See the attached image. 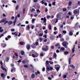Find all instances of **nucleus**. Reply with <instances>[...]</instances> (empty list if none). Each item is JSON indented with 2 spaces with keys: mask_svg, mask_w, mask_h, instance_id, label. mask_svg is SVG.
<instances>
[{
  "mask_svg": "<svg viewBox=\"0 0 80 80\" xmlns=\"http://www.w3.org/2000/svg\"><path fill=\"white\" fill-rule=\"evenodd\" d=\"M49 63V62L47 61H46V70L49 71L50 70H52L53 69V68L51 67L50 68L49 67V65L48 64Z\"/></svg>",
  "mask_w": 80,
  "mask_h": 80,
  "instance_id": "f257e3e1",
  "label": "nucleus"
},
{
  "mask_svg": "<svg viewBox=\"0 0 80 80\" xmlns=\"http://www.w3.org/2000/svg\"><path fill=\"white\" fill-rule=\"evenodd\" d=\"M48 49V47L46 45H44L42 48V50L44 52H47Z\"/></svg>",
  "mask_w": 80,
  "mask_h": 80,
  "instance_id": "f03ea898",
  "label": "nucleus"
},
{
  "mask_svg": "<svg viewBox=\"0 0 80 80\" xmlns=\"http://www.w3.org/2000/svg\"><path fill=\"white\" fill-rule=\"evenodd\" d=\"M68 44V43L67 42V41H64L62 42V45L64 46L65 48H68L67 46Z\"/></svg>",
  "mask_w": 80,
  "mask_h": 80,
  "instance_id": "7ed1b4c3",
  "label": "nucleus"
},
{
  "mask_svg": "<svg viewBox=\"0 0 80 80\" xmlns=\"http://www.w3.org/2000/svg\"><path fill=\"white\" fill-rule=\"evenodd\" d=\"M41 20H43V23H45L44 25H47V23L46 22H47V19H46V17H44L43 18H42L41 19Z\"/></svg>",
  "mask_w": 80,
  "mask_h": 80,
  "instance_id": "20e7f679",
  "label": "nucleus"
},
{
  "mask_svg": "<svg viewBox=\"0 0 80 80\" xmlns=\"http://www.w3.org/2000/svg\"><path fill=\"white\" fill-rule=\"evenodd\" d=\"M0 64L1 65H2V66L1 67L3 71L6 72L7 70L5 68L3 67V62H2V61H0Z\"/></svg>",
  "mask_w": 80,
  "mask_h": 80,
  "instance_id": "39448f33",
  "label": "nucleus"
},
{
  "mask_svg": "<svg viewBox=\"0 0 80 80\" xmlns=\"http://www.w3.org/2000/svg\"><path fill=\"white\" fill-rule=\"evenodd\" d=\"M59 67H60V66L58 65H55V69H56V70H57L58 71H59L60 69V68Z\"/></svg>",
  "mask_w": 80,
  "mask_h": 80,
  "instance_id": "423d86ee",
  "label": "nucleus"
},
{
  "mask_svg": "<svg viewBox=\"0 0 80 80\" xmlns=\"http://www.w3.org/2000/svg\"><path fill=\"white\" fill-rule=\"evenodd\" d=\"M56 18L59 19L61 18V15H60V13H58L57 15H56Z\"/></svg>",
  "mask_w": 80,
  "mask_h": 80,
  "instance_id": "0eeeda50",
  "label": "nucleus"
},
{
  "mask_svg": "<svg viewBox=\"0 0 80 80\" xmlns=\"http://www.w3.org/2000/svg\"><path fill=\"white\" fill-rule=\"evenodd\" d=\"M1 46L3 48H5V47L7 46V45L6 43H3L1 44Z\"/></svg>",
  "mask_w": 80,
  "mask_h": 80,
  "instance_id": "6e6552de",
  "label": "nucleus"
},
{
  "mask_svg": "<svg viewBox=\"0 0 80 80\" xmlns=\"http://www.w3.org/2000/svg\"><path fill=\"white\" fill-rule=\"evenodd\" d=\"M26 29L27 30H30V25H28L26 27Z\"/></svg>",
  "mask_w": 80,
  "mask_h": 80,
  "instance_id": "1a4fd4ad",
  "label": "nucleus"
},
{
  "mask_svg": "<svg viewBox=\"0 0 80 80\" xmlns=\"http://www.w3.org/2000/svg\"><path fill=\"white\" fill-rule=\"evenodd\" d=\"M26 48L28 50H29L30 48V44H27L26 46Z\"/></svg>",
  "mask_w": 80,
  "mask_h": 80,
  "instance_id": "9d476101",
  "label": "nucleus"
},
{
  "mask_svg": "<svg viewBox=\"0 0 80 80\" xmlns=\"http://www.w3.org/2000/svg\"><path fill=\"white\" fill-rule=\"evenodd\" d=\"M31 46L32 48H36V46H35V43H33L32 44Z\"/></svg>",
  "mask_w": 80,
  "mask_h": 80,
  "instance_id": "9b49d317",
  "label": "nucleus"
},
{
  "mask_svg": "<svg viewBox=\"0 0 80 80\" xmlns=\"http://www.w3.org/2000/svg\"><path fill=\"white\" fill-rule=\"evenodd\" d=\"M19 44L22 46L24 45L25 44V42H19Z\"/></svg>",
  "mask_w": 80,
  "mask_h": 80,
  "instance_id": "f8f14e48",
  "label": "nucleus"
},
{
  "mask_svg": "<svg viewBox=\"0 0 80 80\" xmlns=\"http://www.w3.org/2000/svg\"><path fill=\"white\" fill-rule=\"evenodd\" d=\"M1 76L2 78L3 77V79H4L5 78V75L3 74V73H2L1 74Z\"/></svg>",
  "mask_w": 80,
  "mask_h": 80,
  "instance_id": "ddd939ff",
  "label": "nucleus"
},
{
  "mask_svg": "<svg viewBox=\"0 0 80 80\" xmlns=\"http://www.w3.org/2000/svg\"><path fill=\"white\" fill-rule=\"evenodd\" d=\"M48 28L49 29V30H50L52 29V26L50 24H49L48 26Z\"/></svg>",
  "mask_w": 80,
  "mask_h": 80,
  "instance_id": "4468645a",
  "label": "nucleus"
},
{
  "mask_svg": "<svg viewBox=\"0 0 80 80\" xmlns=\"http://www.w3.org/2000/svg\"><path fill=\"white\" fill-rule=\"evenodd\" d=\"M78 13V12L77 11V9H75L74 11V13L75 14H77V13Z\"/></svg>",
  "mask_w": 80,
  "mask_h": 80,
  "instance_id": "2eb2a0df",
  "label": "nucleus"
},
{
  "mask_svg": "<svg viewBox=\"0 0 80 80\" xmlns=\"http://www.w3.org/2000/svg\"><path fill=\"white\" fill-rule=\"evenodd\" d=\"M6 20L5 19H3L1 21H0V23L4 22Z\"/></svg>",
  "mask_w": 80,
  "mask_h": 80,
  "instance_id": "dca6fc26",
  "label": "nucleus"
},
{
  "mask_svg": "<svg viewBox=\"0 0 80 80\" xmlns=\"http://www.w3.org/2000/svg\"><path fill=\"white\" fill-rule=\"evenodd\" d=\"M31 77L32 78H34L35 77V75L34 74H32Z\"/></svg>",
  "mask_w": 80,
  "mask_h": 80,
  "instance_id": "f3484780",
  "label": "nucleus"
},
{
  "mask_svg": "<svg viewBox=\"0 0 80 80\" xmlns=\"http://www.w3.org/2000/svg\"><path fill=\"white\" fill-rule=\"evenodd\" d=\"M69 33L70 36L73 35V32L72 31H70Z\"/></svg>",
  "mask_w": 80,
  "mask_h": 80,
  "instance_id": "a211bd4d",
  "label": "nucleus"
},
{
  "mask_svg": "<svg viewBox=\"0 0 80 80\" xmlns=\"http://www.w3.org/2000/svg\"><path fill=\"white\" fill-rule=\"evenodd\" d=\"M13 22L12 21H9L8 22V25H10L12 24Z\"/></svg>",
  "mask_w": 80,
  "mask_h": 80,
  "instance_id": "6ab92c4d",
  "label": "nucleus"
},
{
  "mask_svg": "<svg viewBox=\"0 0 80 80\" xmlns=\"http://www.w3.org/2000/svg\"><path fill=\"white\" fill-rule=\"evenodd\" d=\"M35 74L36 76H37L38 74H40V72L39 71H38L37 72H35Z\"/></svg>",
  "mask_w": 80,
  "mask_h": 80,
  "instance_id": "aec40b11",
  "label": "nucleus"
},
{
  "mask_svg": "<svg viewBox=\"0 0 80 80\" xmlns=\"http://www.w3.org/2000/svg\"><path fill=\"white\" fill-rule=\"evenodd\" d=\"M72 5V2L71 1H69L68 2V6H70Z\"/></svg>",
  "mask_w": 80,
  "mask_h": 80,
  "instance_id": "412c9836",
  "label": "nucleus"
},
{
  "mask_svg": "<svg viewBox=\"0 0 80 80\" xmlns=\"http://www.w3.org/2000/svg\"><path fill=\"white\" fill-rule=\"evenodd\" d=\"M55 46L57 47V48H58V47L60 46V45L59 43H58L57 44L55 45Z\"/></svg>",
  "mask_w": 80,
  "mask_h": 80,
  "instance_id": "4be33fe9",
  "label": "nucleus"
},
{
  "mask_svg": "<svg viewBox=\"0 0 80 80\" xmlns=\"http://www.w3.org/2000/svg\"><path fill=\"white\" fill-rule=\"evenodd\" d=\"M21 53L22 55H24V54L25 53V52L23 51H21Z\"/></svg>",
  "mask_w": 80,
  "mask_h": 80,
  "instance_id": "5701e85b",
  "label": "nucleus"
},
{
  "mask_svg": "<svg viewBox=\"0 0 80 80\" xmlns=\"http://www.w3.org/2000/svg\"><path fill=\"white\" fill-rule=\"evenodd\" d=\"M15 55H16L17 57H16V58L17 59L18 58V55L17 53H15Z\"/></svg>",
  "mask_w": 80,
  "mask_h": 80,
  "instance_id": "b1692460",
  "label": "nucleus"
},
{
  "mask_svg": "<svg viewBox=\"0 0 80 80\" xmlns=\"http://www.w3.org/2000/svg\"><path fill=\"white\" fill-rule=\"evenodd\" d=\"M69 52L68 51H65L64 53L65 55H67L68 54Z\"/></svg>",
  "mask_w": 80,
  "mask_h": 80,
  "instance_id": "393cba45",
  "label": "nucleus"
},
{
  "mask_svg": "<svg viewBox=\"0 0 80 80\" xmlns=\"http://www.w3.org/2000/svg\"><path fill=\"white\" fill-rule=\"evenodd\" d=\"M53 56L55 58H56L57 55L56 53L55 52L54 53Z\"/></svg>",
  "mask_w": 80,
  "mask_h": 80,
  "instance_id": "a878e982",
  "label": "nucleus"
},
{
  "mask_svg": "<svg viewBox=\"0 0 80 80\" xmlns=\"http://www.w3.org/2000/svg\"><path fill=\"white\" fill-rule=\"evenodd\" d=\"M68 63L69 64H70L71 63V58H70L69 59V60L68 61Z\"/></svg>",
  "mask_w": 80,
  "mask_h": 80,
  "instance_id": "bb28decb",
  "label": "nucleus"
},
{
  "mask_svg": "<svg viewBox=\"0 0 80 80\" xmlns=\"http://www.w3.org/2000/svg\"><path fill=\"white\" fill-rule=\"evenodd\" d=\"M19 8V5H17L16 6V10H18V8Z\"/></svg>",
  "mask_w": 80,
  "mask_h": 80,
  "instance_id": "cd10ccee",
  "label": "nucleus"
},
{
  "mask_svg": "<svg viewBox=\"0 0 80 80\" xmlns=\"http://www.w3.org/2000/svg\"><path fill=\"white\" fill-rule=\"evenodd\" d=\"M22 12L24 14H25V8H24L22 9Z\"/></svg>",
  "mask_w": 80,
  "mask_h": 80,
  "instance_id": "c85d7f7f",
  "label": "nucleus"
},
{
  "mask_svg": "<svg viewBox=\"0 0 80 80\" xmlns=\"http://www.w3.org/2000/svg\"><path fill=\"white\" fill-rule=\"evenodd\" d=\"M43 1H44V0H42V1L40 2L42 4V5L43 4H44L45 3V2H44Z\"/></svg>",
  "mask_w": 80,
  "mask_h": 80,
  "instance_id": "c756f323",
  "label": "nucleus"
},
{
  "mask_svg": "<svg viewBox=\"0 0 80 80\" xmlns=\"http://www.w3.org/2000/svg\"><path fill=\"white\" fill-rule=\"evenodd\" d=\"M67 10V9L66 8L62 9V11L63 12L66 11Z\"/></svg>",
  "mask_w": 80,
  "mask_h": 80,
  "instance_id": "7c9ffc66",
  "label": "nucleus"
},
{
  "mask_svg": "<svg viewBox=\"0 0 80 80\" xmlns=\"http://www.w3.org/2000/svg\"><path fill=\"white\" fill-rule=\"evenodd\" d=\"M70 67H72V68H74V69L75 68V67H74V66L73 65H71Z\"/></svg>",
  "mask_w": 80,
  "mask_h": 80,
  "instance_id": "2f4dec72",
  "label": "nucleus"
},
{
  "mask_svg": "<svg viewBox=\"0 0 80 80\" xmlns=\"http://www.w3.org/2000/svg\"><path fill=\"white\" fill-rule=\"evenodd\" d=\"M75 47L74 46V47H73V48L72 49V52L73 53L74 52V49H75Z\"/></svg>",
  "mask_w": 80,
  "mask_h": 80,
  "instance_id": "473e14b6",
  "label": "nucleus"
},
{
  "mask_svg": "<svg viewBox=\"0 0 80 80\" xmlns=\"http://www.w3.org/2000/svg\"><path fill=\"white\" fill-rule=\"evenodd\" d=\"M43 35V33H40L39 34V36L40 37H42Z\"/></svg>",
  "mask_w": 80,
  "mask_h": 80,
  "instance_id": "72a5a7b5",
  "label": "nucleus"
},
{
  "mask_svg": "<svg viewBox=\"0 0 80 80\" xmlns=\"http://www.w3.org/2000/svg\"><path fill=\"white\" fill-rule=\"evenodd\" d=\"M22 63L23 64H25L26 63V61L25 60H24L22 61Z\"/></svg>",
  "mask_w": 80,
  "mask_h": 80,
  "instance_id": "f704fd0d",
  "label": "nucleus"
},
{
  "mask_svg": "<svg viewBox=\"0 0 80 80\" xmlns=\"http://www.w3.org/2000/svg\"><path fill=\"white\" fill-rule=\"evenodd\" d=\"M14 35H16V36H17L18 35V33H17V32H14Z\"/></svg>",
  "mask_w": 80,
  "mask_h": 80,
  "instance_id": "c9c22d12",
  "label": "nucleus"
},
{
  "mask_svg": "<svg viewBox=\"0 0 80 80\" xmlns=\"http://www.w3.org/2000/svg\"><path fill=\"white\" fill-rule=\"evenodd\" d=\"M24 67L28 68V66L27 65H25L24 66Z\"/></svg>",
  "mask_w": 80,
  "mask_h": 80,
  "instance_id": "e433bc0d",
  "label": "nucleus"
},
{
  "mask_svg": "<svg viewBox=\"0 0 80 80\" xmlns=\"http://www.w3.org/2000/svg\"><path fill=\"white\" fill-rule=\"evenodd\" d=\"M16 20H15L13 22V23L14 24V26H15V23L16 22Z\"/></svg>",
  "mask_w": 80,
  "mask_h": 80,
  "instance_id": "4c0bfd02",
  "label": "nucleus"
},
{
  "mask_svg": "<svg viewBox=\"0 0 80 80\" xmlns=\"http://www.w3.org/2000/svg\"><path fill=\"white\" fill-rule=\"evenodd\" d=\"M35 19L33 18L32 19V22H35Z\"/></svg>",
  "mask_w": 80,
  "mask_h": 80,
  "instance_id": "58836bf2",
  "label": "nucleus"
},
{
  "mask_svg": "<svg viewBox=\"0 0 80 80\" xmlns=\"http://www.w3.org/2000/svg\"><path fill=\"white\" fill-rule=\"evenodd\" d=\"M38 2V0H33V2L34 3H36Z\"/></svg>",
  "mask_w": 80,
  "mask_h": 80,
  "instance_id": "ea45409f",
  "label": "nucleus"
},
{
  "mask_svg": "<svg viewBox=\"0 0 80 80\" xmlns=\"http://www.w3.org/2000/svg\"><path fill=\"white\" fill-rule=\"evenodd\" d=\"M65 50V48L63 47H62L61 48V50L62 51H63Z\"/></svg>",
  "mask_w": 80,
  "mask_h": 80,
  "instance_id": "a19ab883",
  "label": "nucleus"
},
{
  "mask_svg": "<svg viewBox=\"0 0 80 80\" xmlns=\"http://www.w3.org/2000/svg\"><path fill=\"white\" fill-rule=\"evenodd\" d=\"M67 77V75H64L63 76V78H66Z\"/></svg>",
  "mask_w": 80,
  "mask_h": 80,
  "instance_id": "79ce46f5",
  "label": "nucleus"
},
{
  "mask_svg": "<svg viewBox=\"0 0 80 80\" xmlns=\"http://www.w3.org/2000/svg\"><path fill=\"white\" fill-rule=\"evenodd\" d=\"M9 58L7 57V58L6 59V60L7 62H8L9 61Z\"/></svg>",
  "mask_w": 80,
  "mask_h": 80,
  "instance_id": "37998d69",
  "label": "nucleus"
},
{
  "mask_svg": "<svg viewBox=\"0 0 80 80\" xmlns=\"http://www.w3.org/2000/svg\"><path fill=\"white\" fill-rule=\"evenodd\" d=\"M32 57L33 58H35L36 57V55H35L34 54H32Z\"/></svg>",
  "mask_w": 80,
  "mask_h": 80,
  "instance_id": "c03bdc74",
  "label": "nucleus"
},
{
  "mask_svg": "<svg viewBox=\"0 0 80 80\" xmlns=\"http://www.w3.org/2000/svg\"><path fill=\"white\" fill-rule=\"evenodd\" d=\"M12 2L14 3H16V1L14 0H12Z\"/></svg>",
  "mask_w": 80,
  "mask_h": 80,
  "instance_id": "a18cd8bd",
  "label": "nucleus"
},
{
  "mask_svg": "<svg viewBox=\"0 0 80 80\" xmlns=\"http://www.w3.org/2000/svg\"><path fill=\"white\" fill-rule=\"evenodd\" d=\"M11 37V36L9 35L7 37L8 38H10Z\"/></svg>",
  "mask_w": 80,
  "mask_h": 80,
  "instance_id": "49530a36",
  "label": "nucleus"
},
{
  "mask_svg": "<svg viewBox=\"0 0 80 80\" xmlns=\"http://www.w3.org/2000/svg\"><path fill=\"white\" fill-rule=\"evenodd\" d=\"M21 23L20 22L19 23V24H18L17 25V26H20V25H21Z\"/></svg>",
  "mask_w": 80,
  "mask_h": 80,
  "instance_id": "de8ad7c7",
  "label": "nucleus"
},
{
  "mask_svg": "<svg viewBox=\"0 0 80 80\" xmlns=\"http://www.w3.org/2000/svg\"><path fill=\"white\" fill-rule=\"evenodd\" d=\"M57 33V31L54 32H53V34L55 35H56L57 34H56Z\"/></svg>",
  "mask_w": 80,
  "mask_h": 80,
  "instance_id": "09e8293b",
  "label": "nucleus"
},
{
  "mask_svg": "<svg viewBox=\"0 0 80 80\" xmlns=\"http://www.w3.org/2000/svg\"><path fill=\"white\" fill-rule=\"evenodd\" d=\"M69 17H70V15L67 16L66 17V18H69Z\"/></svg>",
  "mask_w": 80,
  "mask_h": 80,
  "instance_id": "8fccbe9b",
  "label": "nucleus"
},
{
  "mask_svg": "<svg viewBox=\"0 0 80 80\" xmlns=\"http://www.w3.org/2000/svg\"><path fill=\"white\" fill-rule=\"evenodd\" d=\"M12 70H13V71H14V72H15V68H12Z\"/></svg>",
  "mask_w": 80,
  "mask_h": 80,
  "instance_id": "3c124183",
  "label": "nucleus"
},
{
  "mask_svg": "<svg viewBox=\"0 0 80 80\" xmlns=\"http://www.w3.org/2000/svg\"><path fill=\"white\" fill-rule=\"evenodd\" d=\"M54 46H51V49H54Z\"/></svg>",
  "mask_w": 80,
  "mask_h": 80,
  "instance_id": "603ef678",
  "label": "nucleus"
},
{
  "mask_svg": "<svg viewBox=\"0 0 80 80\" xmlns=\"http://www.w3.org/2000/svg\"><path fill=\"white\" fill-rule=\"evenodd\" d=\"M35 44L36 46H37L38 45V42H36Z\"/></svg>",
  "mask_w": 80,
  "mask_h": 80,
  "instance_id": "864d4df0",
  "label": "nucleus"
},
{
  "mask_svg": "<svg viewBox=\"0 0 80 80\" xmlns=\"http://www.w3.org/2000/svg\"><path fill=\"white\" fill-rule=\"evenodd\" d=\"M63 27V25H60V28H62Z\"/></svg>",
  "mask_w": 80,
  "mask_h": 80,
  "instance_id": "5fc2aeb1",
  "label": "nucleus"
},
{
  "mask_svg": "<svg viewBox=\"0 0 80 80\" xmlns=\"http://www.w3.org/2000/svg\"><path fill=\"white\" fill-rule=\"evenodd\" d=\"M45 68H43V69H42V71L43 72H44L45 71Z\"/></svg>",
  "mask_w": 80,
  "mask_h": 80,
  "instance_id": "6e6d98bb",
  "label": "nucleus"
},
{
  "mask_svg": "<svg viewBox=\"0 0 80 80\" xmlns=\"http://www.w3.org/2000/svg\"><path fill=\"white\" fill-rule=\"evenodd\" d=\"M58 19H56V22H55V23H57L58 22Z\"/></svg>",
  "mask_w": 80,
  "mask_h": 80,
  "instance_id": "4d7b16f0",
  "label": "nucleus"
},
{
  "mask_svg": "<svg viewBox=\"0 0 80 80\" xmlns=\"http://www.w3.org/2000/svg\"><path fill=\"white\" fill-rule=\"evenodd\" d=\"M56 52L57 53H59L60 52V51L58 50V49L57 50H56Z\"/></svg>",
  "mask_w": 80,
  "mask_h": 80,
  "instance_id": "13d9d810",
  "label": "nucleus"
},
{
  "mask_svg": "<svg viewBox=\"0 0 80 80\" xmlns=\"http://www.w3.org/2000/svg\"><path fill=\"white\" fill-rule=\"evenodd\" d=\"M62 32L64 33H67V32L66 31H63Z\"/></svg>",
  "mask_w": 80,
  "mask_h": 80,
  "instance_id": "bf43d9fd",
  "label": "nucleus"
},
{
  "mask_svg": "<svg viewBox=\"0 0 80 80\" xmlns=\"http://www.w3.org/2000/svg\"><path fill=\"white\" fill-rule=\"evenodd\" d=\"M54 30H55V31H56L57 30V28L55 27H54Z\"/></svg>",
  "mask_w": 80,
  "mask_h": 80,
  "instance_id": "052dcab7",
  "label": "nucleus"
},
{
  "mask_svg": "<svg viewBox=\"0 0 80 80\" xmlns=\"http://www.w3.org/2000/svg\"><path fill=\"white\" fill-rule=\"evenodd\" d=\"M34 27H35L34 26V25H32V26L31 28H32V29H33V28H34Z\"/></svg>",
  "mask_w": 80,
  "mask_h": 80,
  "instance_id": "680f3d73",
  "label": "nucleus"
},
{
  "mask_svg": "<svg viewBox=\"0 0 80 80\" xmlns=\"http://www.w3.org/2000/svg\"><path fill=\"white\" fill-rule=\"evenodd\" d=\"M48 30H46L45 31H44V32L46 34H47L48 32Z\"/></svg>",
  "mask_w": 80,
  "mask_h": 80,
  "instance_id": "e2e57ef3",
  "label": "nucleus"
},
{
  "mask_svg": "<svg viewBox=\"0 0 80 80\" xmlns=\"http://www.w3.org/2000/svg\"><path fill=\"white\" fill-rule=\"evenodd\" d=\"M43 53H41V54H40V56H43Z\"/></svg>",
  "mask_w": 80,
  "mask_h": 80,
  "instance_id": "0e129e2a",
  "label": "nucleus"
},
{
  "mask_svg": "<svg viewBox=\"0 0 80 80\" xmlns=\"http://www.w3.org/2000/svg\"><path fill=\"white\" fill-rule=\"evenodd\" d=\"M48 11V9L47 8H46L45 9V12H47Z\"/></svg>",
  "mask_w": 80,
  "mask_h": 80,
  "instance_id": "69168bd1",
  "label": "nucleus"
},
{
  "mask_svg": "<svg viewBox=\"0 0 80 80\" xmlns=\"http://www.w3.org/2000/svg\"><path fill=\"white\" fill-rule=\"evenodd\" d=\"M48 80H52V79H51V78L50 77H49L48 78Z\"/></svg>",
  "mask_w": 80,
  "mask_h": 80,
  "instance_id": "338daca9",
  "label": "nucleus"
},
{
  "mask_svg": "<svg viewBox=\"0 0 80 80\" xmlns=\"http://www.w3.org/2000/svg\"><path fill=\"white\" fill-rule=\"evenodd\" d=\"M55 2H53L52 4V5H53L54 6L55 5Z\"/></svg>",
  "mask_w": 80,
  "mask_h": 80,
  "instance_id": "774afa93",
  "label": "nucleus"
}]
</instances>
